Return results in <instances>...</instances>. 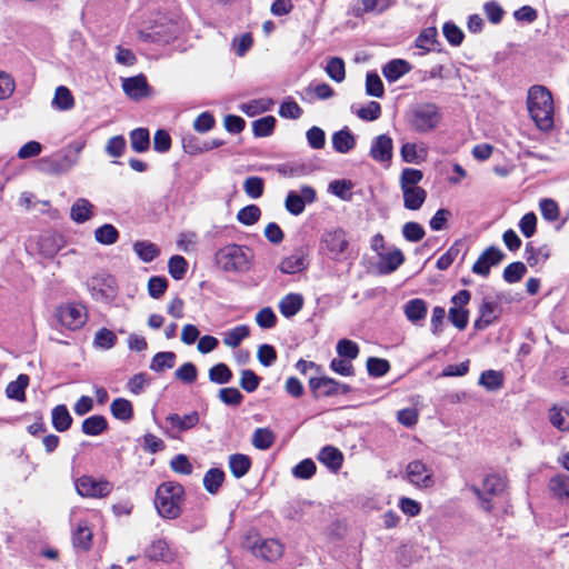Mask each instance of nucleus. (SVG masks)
Instances as JSON below:
<instances>
[{"mask_svg":"<svg viewBox=\"0 0 569 569\" xmlns=\"http://www.w3.org/2000/svg\"><path fill=\"white\" fill-rule=\"evenodd\" d=\"M232 378V372L224 363H218L210 368L209 379L219 385L228 383Z\"/></svg>","mask_w":569,"mask_h":569,"instance_id":"nucleus-58","label":"nucleus"},{"mask_svg":"<svg viewBox=\"0 0 569 569\" xmlns=\"http://www.w3.org/2000/svg\"><path fill=\"white\" fill-rule=\"evenodd\" d=\"M403 197V206L408 210H419L427 199V191L421 188L401 189Z\"/></svg>","mask_w":569,"mask_h":569,"instance_id":"nucleus-26","label":"nucleus"},{"mask_svg":"<svg viewBox=\"0 0 569 569\" xmlns=\"http://www.w3.org/2000/svg\"><path fill=\"white\" fill-rule=\"evenodd\" d=\"M264 182L260 177H248L243 182V190L251 199H258L263 194Z\"/></svg>","mask_w":569,"mask_h":569,"instance_id":"nucleus-55","label":"nucleus"},{"mask_svg":"<svg viewBox=\"0 0 569 569\" xmlns=\"http://www.w3.org/2000/svg\"><path fill=\"white\" fill-rule=\"evenodd\" d=\"M176 355L171 351L158 352L152 358L150 369L157 372L171 369L174 366Z\"/></svg>","mask_w":569,"mask_h":569,"instance_id":"nucleus-51","label":"nucleus"},{"mask_svg":"<svg viewBox=\"0 0 569 569\" xmlns=\"http://www.w3.org/2000/svg\"><path fill=\"white\" fill-rule=\"evenodd\" d=\"M146 557L151 561L172 562L177 559V552L163 539H157L146 550Z\"/></svg>","mask_w":569,"mask_h":569,"instance_id":"nucleus-17","label":"nucleus"},{"mask_svg":"<svg viewBox=\"0 0 569 569\" xmlns=\"http://www.w3.org/2000/svg\"><path fill=\"white\" fill-rule=\"evenodd\" d=\"M309 386L317 396L330 397L340 393V383L329 377L311 378Z\"/></svg>","mask_w":569,"mask_h":569,"instance_id":"nucleus-21","label":"nucleus"},{"mask_svg":"<svg viewBox=\"0 0 569 569\" xmlns=\"http://www.w3.org/2000/svg\"><path fill=\"white\" fill-rule=\"evenodd\" d=\"M216 264L226 272L246 273L253 263L252 251L243 246L231 243L220 248L214 254Z\"/></svg>","mask_w":569,"mask_h":569,"instance_id":"nucleus-2","label":"nucleus"},{"mask_svg":"<svg viewBox=\"0 0 569 569\" xmlns=\"http://www.w3.org/2000/svg\"><path fill=\"white\" fill-rule=\"evenodd\" d=\"M107 429V420L102 416H91L82 422V432L88 436H98Z\"/></svg>","mask_w":569,"mask_h":569,"instance_id":"nucleus-46","label":"nucleus"},{"mask_svg":"<svg viewBox=\"0 0 569 569\" xmlns=\"http://www.w3.org/2000/svg\"><path fill=\"white\" fill-rule=\"evenodd\" d=\"M317 459L333 472H337L343 463L342 452L333 446L323 447L319 451Z\"/></svg>","mask_w":569,"mask_h":569,"instance_id":"nucleus-22","label":"nucleus"},{"mask_svg":"<svg viewBox=\"0 0 569 569\" xmlns=\"http://www.w3.org/2000/svg\"><path fill=\"white\" fill-rule=\"evenodd\" d=\"M303 307V297L300 293H288L279 302V311L286 318L296 316Z\"/></svg>","mask_w":569,"mask_h":569,"instance_id":"nucleus-24","label":"nucleus"},{"mask_svg":"<svg viewBox=\"0 0 569 569\" xmlns=\"http://www.w3.org/2000/svg\"><path fill=\"white\" fill-rule=\"evenodd\" d=\"M308 264V256L305 250L297 249L279 262L278 270L283 274H296L306 270Z\"/></svg>","mask_w":569,"mask_h":569,"instance_id":"nucleus-14","label":"nucleus"},{"mask_svg":"<svg viewBox=\"0 0 569 569\" xmlns=\"http://www.w3.org/2000/svg\"><path fill=\"white\" fill-rule=\"evenodd\" d=\"M224 480V473L217 468L209 469L203 477V486L210 493H216Z\"/></svg>","mask_w":569,"mask_h":569,"instance_id":"nucleus-47","label":"nucleus"},{"mask_svg":"<svg viewBox=\"0 0 569 569\" xmlns=\"http://www.w3.org/2000/svg\"><path fill=\"white\" fill-rule=\"evenodd\" d=\"M393 142L387 134L377 136L370 147V157L378 162H389L392 158Z\"/></svg>","mask_w":569,"mask_h":569,"instance_id":"nucleus-16","label":"nucleus"},{"mask_svg":"<svg viewBox=\"0 0 569 569\" xmlns=\"http://www.w3.org/2000/svg\"><path fill=\"white\" fill-rule=\"evenodd\" d=\"M130 144L133 151L144 152L150 146L149 131L144 128H138L130 133Z\"/></svg>","mask_w":569,"mask_h":569,"instance_id":"nucleus-42","label":"nucleus"},{"mask_svg":"<svg viewBox=\"0 0 569 569\" xmlns=\"http://www.w3.org/2000/svg\"><path fill=\"white\" fill-rule=\"evenodd\" d=\"M320 251L333 261L347 259L349 249L348 233L342 228L326 230L320 239Z\"/></svg>","mask_w":569,"mask_h":569,"instance_id":"nucleus-5","label":"nucleus"},{"mask_svg":"<svg viewBox=\"0 0 569 569\" xmlns=\"http://www.w3.org/2000/svg\"><path fill=\"white\" fill-rule=\"evenodd\" d=\"M133 251L143 262H151L160 254L157 244L144 240L136 241L133 243Z\"/></svg>","mask_w":569,"mask_h":569,"instance_id":"nucleus-35","label":"nucleus"},{"mask_svg":"<svg viewBox=\"0 0 569 569\" xmlns=\"http://www.w3.org/2000/svg\"><path fill=\"white\" fill-rule=\"evenodd\" d=\"M479 312L480 316L475 321V327L478 330H483L499 318L501 310L498 302L486 298L480 306Z\"/></svg>","mask_w":569,"mask_h":569,"instance_id":"nucleus-18","label":"nucleus"},{"mask_svg":"<svg viewBox=\"0 0 569 569\" xmlns=\"http://www.w3.org/2000/svg\"><path fill=\"white\" fill-rule=\"evenodd\" d=\"M427 310L426 301L419 298L411 299L403 306V312L407 319L412 323L423 320L427 316Z\"/></svg>","mask_w":569,"mask_h":569,"instance_id":"nucleus-29","label":"nucleus"},{"mask_svg":"<svg viewBox=\"0 0 569 569\" xmlns=\"http://www.w3.org/2000/svg\"><path fill=\"white\" fill-rule=\"evenodd\" d=\"M408 121L412 130L427 133L439 126L441 113L435 103H421L409 111Z\"/></svg>","mask_w":569,"mask_h":569,"instance_id":"nucleus-6","label":"nucleus"},{"mask_svg":"<svg viewBox=\"0 0 569 569\" xmlns=\"http://www.w3.org/2000/svg\"><path fill=\"white\" fill-rule=\"evenodd\" d=\"M183 501L184 489L178 482H163L156 491L154 506L162 518H178L181 515Z\"/></svg>","mask_w":569,"mask_h":569,"instance_id":"nucleus-3","label":"nucleus"},{"mask_svg":"<svg viewBox=\"0 0 569 569\" xmlns=\"http://www.w3.org/2000/svg\"><path fill=\"white\" fill-rule=\"evenodd\" d=\"M508 487V480L503 475L490 473L487 475L481 488L471 486V491L479 500V506L485 511H491L493 508L492 499L500 497L505 493Z\"/></svg>","mask_w":569,"mask_h":569,"instance_id":"nucleus-4","label":"nucleus"},{"mask_svg":"<svg viewBox=\"0 0 569 569\" xmlns=\"http://www.w3.org/2000/svg\"><path fill=\"white\" fill-rule=\"evenodd\" d=\"M88 290L96 301L110 302L117 296L116 279L106 273L93 276L88 280Z\"/></svg>","mask_w":569,"mask_h":569,"instance_id":"nucleus-9","label":"nucleus"},{"mask_svg":"<svg viewBox=\"0 0 569 569\" xmlns=\"http://www.w3.org/2000/svg\"><path fill=\"white\" fill-rule=\"evenodd\" d=\"M74 487L79 496L94 499L106 498L113 490L112 482L104 478H94L92 476L78 478L74 481Z\"/></svg>","mask_w":569,"mask_h":569,"instance_id":"nucleus-8","label":"nucleus"},{"mask_svg":"<svg viewBox=\"0 0 569 569\" xmlns=\"http://www.w3.org/2000/svg\"><path fill=\"white\" fill-rule=\"evenodd\" d=\"M337 352L341 358L351 361L358 357L359 347L352 340L341 339L337 343Z\"/></svg>","mask_w":569,"mask_h":569,"instance_id":"nucleus-59","label":"nucleus"},{"mask_svg":"<svg viewBox=\"0 0 569 569\" xmlns=\"http://www.w3.org/2000/svg\"><path fill=\"white\" fill-rule=\"evenodd\" d=\"M277 171L286 178H300L308 173L307 167L301 163H283L278 166Z\"/></svg>","mask_w":569,"mask_h":569,"instance_id":"nucleus-64","label":"nucleus"},{"mask_svg":"<svg viewBox=\"0 0 569 569\" xmlns=\"http://www.w3.org/2000/svg\"><path fill=\"white\" fill-rule=\"evenodd\" d=\"M408 481L417 488H431L435 485L433 472L421 460H413L408 463L406 469Z\"/></svg>","mask_w":569,"mask_h":569,"instance_id":"nucleus-11","label":"nucleus"},{"mask_svg":"<svg viewBox=\"0 0 569 569\" xmlns=\"http://www.w3.org/2000/svg\"><path fill=\"white\" fill-rule=\"evenodd\" d=\"M527 268L525 263L517 261L508 264L503 270V279L508 283H516L526 274Z\"/></svg>","mask_w":569,"mask_h":569,"instance_id":"nucleus-56","label":"nucleus"},{"mask_svg":"<svg viewBox=\"0 0 569 569\" xmlns=\"http://www.w3.org/2000/svg\"><path fill=\"white\" fill-rule=\"evenodd\" d=\"M51 107L58 111H69L74 107V97L69 88L59 86L54 90Z\"/></svg>","mask_w":569,"mask_h":569,"instance_id":"nucleus-25","label":"nucleus"},{"mask_svg":"<svg viewBox=\"0 0 569 569\" xmlns=\"http://www.w3.org/2000/svg\"><path fill=\"white\" fill-rule=\"evenodd\" d=\"M400 154L402 161L419 164L426 160L428 149L425 144L407 142L402 144Z\"/></svg>","mask_w":569,"mask_h":569,"instance_id":"nucleus-23","label":"nucleus"},{"mask_svg":"<svg viewBox=\"0 0 569 569\" xmlns=\"http://www.w3.org/2000/svg\"><path fill=\"white\" fill-rule=\"evenodd\" d=\"M366 92L368 96L381 98L385 93L383 83L377 73H368L366 78Z\"/></svg>","mask_w":569,"mask_h":569,"instance_id":"nucleus-62","label":"nucleus"},{"mask_svg":"<svg viewBox=\"0 0 569 569\" xmlns=\"http://www.w3.org/2000/svg\"><path fill=\"white\" fill-rule=\"evenodd\" d=\"M550 491L558 499H569V477L566 475H557L552 477L548 485Z\"/></svg>","mask_w":569,"mask_h":569,"instance_id":"nucleus-39","label":"nucleus"},{"mask_svg":"<svg viewBox=\"0 0 569 569\" xmlns=\"http://www.w3.org/2000/svg\"><path fill=\"white\" fill-rule=\"evenodd\" d=\"M260 208L256 204H249L239 210L237 219L244 226H252L260 219Z\"/></svg>","mask_w":569,"mask_h":569,"instance_id":"nucleus-54","label":"nucleus"},{"mask_svg":"<svg viewBox=\"0 0 569 569\" xmlns=\"http://www.w3.org/2000/svg\"><path fill=\"white\" fill-rule=\"evenodd\" d=\"M92 532L86 521H80L73 533V545L83 550H88L91 545Z\"/></svg>","mask_w":569,"mask_h":569,"instance_id":"nucleus-45","label":"nucleus"},{"mask_svg":"<svg viewBox=\"0 0 569 569\" xmlns=\"http://www.w3.org/2000/svg\"><path fill=\"white\" fill-rule=\"evenodd\" d=\"M276 436L268 428H258L252 435V445L259 450L269 449L274 442Z\"/></svg>","mask_w":569,"mask_h":569,"instance_id":"nucleus-43","label":"nucleus"},{"mask_svg":"<svg viewBox=\"0 0 569 569\" xmlns=\"http://www.w3.org/2000/svg\"><path fill=\"white\" fill-rule=\"evenodd\" d=\"M549 420L558 430H569V405L553 406L549 411Z\"/></svg>","mask_w":569,"mask_h":569,"instance_id":"nucleus-30","label":"nucleus"},{"mask_svg":"<svg viewBox=\"0 0 569 569\" xmlns=\"http://www.w3.org/2000/svg\"><path fill=\"white\" fill-rule=\"evenodd\" d=\"M356 144L355 137L348 129L337 131L332 136V147L337 152L347 153Z\"/></svg>","mask_w":569,"mask_h":569,"instance_id":"nucleus-33","label":"nucleus"},{"mask_svg":"<svg viewBox=\"0 0 569 569\" xmlns=\"http://www.w3.org/2000/svg\"><path fill=\"white\" fill-rule=\"evenodd\" d=\"M229 468L231 473L240 479L246 476L251 468V459L247 455L234 453L229 457Z\"/></svg>","mask_w":569,"mask_h":569,"instance_id":"nucleus-32","label":"nucleus"},{"mask_svg":"<svg viewBox=\"0 0 569 569\" xmlns=\"http://www.w3.org/2000/svg\"><path fill=\"white\" fill-rule=\"evenodd\" d=\"M437 38V30L433 27L426 28L416 39V47L422 50V54L429 52Z\"/></svg>","mask_w":569,"mask_h":569,"instance_id":"nucleus-52","label":"nucleus"},{"mask_svg":"<svg viewBox=\"0 0 569 569\" xmlns=\"http://www.w3.org/2000/svg\"><path fill=\"white\" fill-rule=\"evenodd\" d=\"M316 200V191L310 186H302L299 192L289 191L286 200V209L293 216L303 212L306 203H312Z\"/></svg>","mask_w":569,"mask_h":569,"instance_id":"nucleus-12","label":"nucleus"},{"mask_svg":"<svg viewBox=\"0 0 569 569\" xmlns=\"http://www.w3.org/2000/svg\"><path fill=\"white\" fill-rule=\"evenodd\" d=\"M423 179V173L419 169L405 168L399 178L400 189L418 188Z\"/></svg>","mask_w":569,"mask_h":569,"instance_id":"nucleus-40","label":"nucleus"},{"mask_svg":"<svg viewBox=\"0 0 569 569\" xmlns=\"http://www.w3.org/2000/svg\"><path fill=\"white\" fill-rule=\"evenodd\" d=\"M54 318L62 328L76 331L86 325L88 313L83 305L68 302L56 308Z\"/></svg>","mask_w":569,"mask_h":569,"instance_id":"nucleus-7","label":"nucleus"},{"mask_svg":"<svg viewBox=\"0 0 569 569\" xmlns=\"http://www.w3.org/2000/svg\"><path fill=\"white\" fill-rule=\"evenodd\" d=\"M29 377L27 375H19L14 381H11L6 389L8 398L14 400L24 399V390L28 387Z\"/></svg>","mask_w":569,"mask_h":569,"instance_id":"nucleus-41","label":"nucleus"},{"mask_svg":"<svg viewBox=\"0 0 569 569\" xmlns=\"http://www.w3.org/2000/svg\"><path fill=\"white\" fill-rule=\"evenodd\" d=\"M252 552L267 561H276L281 558L283 546L277 539H263L252 547Z\"/></svg>","mask_w":569,"mask_h":569,"instance_id":"nucleus-15","label":"nucleus"},{"mask_svg":"<svg viewBox=\"0 0 569 569\" xmlns=\"http://www.w3.org/2000/svg\"><path fill=\"white\" fill-rule=\"evenodd\" d=\"M199 421L200 416L196 410L183 416L170 413L166 417V433L172 439H178L180 433L194 428Z\"/></svg>","mask_w":569,"mask_h":569,"instance_id":"nucleus-10","label":"nucleus"},{"mask_svg":"<svg viewBox=\"0 0 569 569\" xmlns=\"http://www.w3.org/2000/svg\"><path fill=\"white\" fill-rule=\"evenodd\" d=\"M72 423V417L70 416L64 405H59L52 410V426L59 432L67 431Z\"/></svg>","mask_w":569,"mask_h":569,"instance_id":"nucleus-36","label":"nucleus"},{"mask_svg":"<svg viewBox=\"0 0 569 569\" xmlns=\"http://www.w3.org/2000/svg\"><path fill=\"white\" fill-rule=\"evenodd\" d=\"M317 467L311 459H303L292 468V475L297 479H310L316 473Z\"/></svg>","mask_w":569,"mask_h":569,"instance_id":"nucleus-60","label":"nucleus"},{"mask_svg":"<svg viewBox=\"0 0 569 569\" xmlns=\"http://www.w3.org/2000/svg\"><path fill=\"white\" fill-rule=\"evenodd\" d=\"M405 261L402 251L398 248H390L383 252H379V270L382 273H391L396 271Z\"/></svg>","mask_w":569,"mask_h":569,"instance_id":"nucleus-20","label":"nucleus"},{"mask_svg":"<svg viewBox=\"0 0 569 569\" xmlns=\"http://www.w3.org/2000/svg\"><path fill=\"white\" fill-rule=\"evenodd\" d=\"M122 89L124 93L133 100H139L149 94V86L144 76L124 78L122 80Z\"/></svg>","mask_w":569,"mask_h":569,"instance_id":"nucleus-19","label":"nucleus"},{"mask_svg":"<svg viewBox=\"0 0 569 569\" xmlns=\"http://www.w3.org/2000/svg\"><path fill=\"white\" fill-rule=\"evenodd\" d=\"M274 126V117L267 116L253 121L252 130L256 137H268L272 133Z\"/></svg>","mask_w":569,"mask_h":569,"instance_id":"nucleus-57","label":"nucleus"},{"mask_svg":"<svg viewBox=\"0 0 569 569\" xmlns=\"http://www.w3.org/2000/svg\"><path fill=\"white\" fill-rule=\"evenodd\" d=\"M110 410L116 419L122 421L131 420L133 416V408L129 400L124 398H117L111 402Z\"/></svg>","mask_w":569,"mask_h":569,"instance_id":"nucleus-37","label":"nucleus"},{"mask_svg":"<svg viewBox=\"0 0 569 569\" xmlns=\"http://www.w3.org/2000/svg\"><path fill=\"white\" fill-rule=\"evenodd\" d=\"M188 270V262L182 256H172L168 262L169 274L174 280H181Z\"/></svg>","mask_w":569,"mask_h":569,"instance_id":"nucleus-53","label":"nucleus"},{"mask_svg":"<svg viewBox=\"0 0 569 569\" xmlns=\"http://www.w3.org/2000/svg\"><path fill=\"white\" fill-rule=\"evenodd\" d=\"M503 383L502 373L496 370H486L479 378V385L485 387L487 390L493 391L501 388Z\"/></svg>","mask_w":569,"mask_h":569,"instance_id":"nucleus-50","label":"nucleus"},{"mask_svg":"<svg viewBox=\"0 0 569 569\" xmlns=\"http://www.w3.org/2000/svg\"><path fill=\"white\" fill-rule=\"evenodd\" d=\"M273 106V101L269 98H261L242 103L240 110L249 117H254L262 112L269 111Z\"/></svg>","mask_w":569,"mask_h":569,"instance_id":"nucleus-38","label":"nucleus"},{"mask_svg":"<svg viewBox=\"0 0 569 569\" xmlns=\"http://www.w3.org/2000/svg\"><path fill=\"white\" fill-rule=\"evenodd\" d=\"M411 70V66L403 59H393L383 68L382 73L389 82H395Z\"/></svg>","mask_w":569,"mask_h":569,"instance_id":"nucleus-28","label":"nucleus"},{"mask_svg":"<svg viewBox=\"0 0 569 569\" xmlns=\"http://www.w3.org/2000/svg\"><path fill=\"white\" fill-rule=\"evenodd\" d=\"M390 369V365L386 359L371 357L367 360V370L372 377H382Z\"/></svg>","mask_w":569,"mask_h":569,"instance_id":"nucleus-63","label":"nucleus"},{"mask_svg":"<svg viewBox=\"0 0 569 569\" xmlns=\"http://www.w3.org/2000/svg\"><path fill=\"white\" fill-rule=\"evenodd\" d=\"M326 72L336 82H342L346 78L345 62L341 58H330L326 66Z\"/></svg>","mask_w":569,"mask_h":569,"instance_id":"nucleus-48","label":"nucleus"},{"mask_svg":"<svg viewBox=\"0 0 569 569\" xmlns=\"http://www.w3.org/2000/svg\"><path fill=\"white\" fill-rule=\"evenodd\" d=\"M168 288V280L164 277H151L148 281V293L153 299L161 298Z\"/></svg>","mask_w":569,"mask_h":569,"instance_id":"nucleus-61","label":"nucleus"},{"mask_svg":"<svg viewBox=\"0 0 569 569\" xmlns=\"http://www.w3.org/2000/svg\"><path fill=\"white\" fill-rule=\"evenodd\" d=\"M117 343V336L107 328L98 330L93 338V346L102 350H109Z\"/></svg>","mask_w":569,"mask_h":569,"instance_id":"nucleus-49","label":"nucleus"},{"mask_svg":"<svg viewBox=\"0 0 569 569\" xmlns=\"http://www.w3.org/2000/svg\"><path fill=\"white\" fill-rule=\"evenodd\" d=\"M550 257L547 246L535 248L530 242L526 246V261L530 267L543 264Z\"/></svg>","mask_w":569,"mask_h":569,"instance_id":"nucleus-34","label":"nucleus"},{"mask_svg":"<svg viewBox=\"0 0 569 569\" xmlns=\"http://www.w3.org/2000/svg\"><path fill=\"white\" fill-rule=\"evenodd\" d=\"M118 230L110 223H106L94 230V239L101 244H113L118 241Z\"/></svg>","mask_w":569,"mask_h":569,"instance_id":"nucleus-44","label":"nucleus"},{"mask_svg":"<svg viewBox=\"0 0 569 569\" xmlns=\"http://www.w3.org/2000/svg\"><path fill=\"white\" fill-rule=\"evenodd\" d=\"M93 208V204L89 200L79 198L71 206L70 218L77 223H83L92 218Z\"/></svg>","mask_w":569,"mask_h":569,"instance_id":"nucleus-27","label":"nucleus"},{"mask_svg":"<svg viewBox=\"0 0 569 569\" xmlns=\"http://www.w3.org/2000/svg\"><path fill=\"white\" fill-rule=\"evenodd\" d=\"M250 335V328L247 325L237 326L222 333V341L229 348H237Z\"/></svg>","mask_w":569,"mask_h":569,"instance_id":"nucleus-31","label":"nucleus"},{"mask_svg":"<svg viewBox=\"0 0 569 569\" xmlns=\"http://www.w3.org/2000/svg\"><path fill=\"white\" fill-rule=\"evenodd\" d=\"M527 108L540 130L547 131L553 127V99L546 87L537 84L528 90Z\"/></svg>","mask_w":569,"mask_h":569,"instance_id":"nucleus-1","label":"nucleus"},{"mask_svg":"<svg viewBox=\"0 0 569 569\" xmlns=\"http://www.w3.org/2000/svg\"><path fill=\"white\" fill-rule=\"evenodd\" d=\"M505 258V253L498 247L487 248L472 266V272L482 277L490 273L493 266L499 264Z\"/></svg>","mask_w":569,"mask_h":569,"instance_id":"nucleus-13","label":"nucleus"}]
</instances>
